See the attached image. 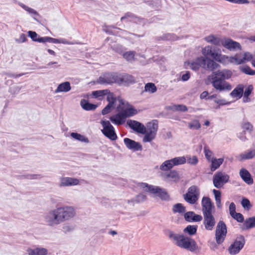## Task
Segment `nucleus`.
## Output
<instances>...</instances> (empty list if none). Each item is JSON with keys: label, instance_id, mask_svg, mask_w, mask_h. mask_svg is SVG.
I'll return each instance as SVG.
<instances>
[{"label": "nucleus", "instance_id": "f257e3e1", "mask_svg": "<svg viewBox=\"0 0 255 255\" xmlns=\"http://www.w3.org/2000/svg\"><path fill=\"white\" fill-rule=\"evenodd\" d=\"M76 214V210L73 207L64 206L50 210L45 214L44 219L49 226L53 227L71 220Z\"/></svg>", "mask_w": 255, "mask_h": 255}, {"label": "nucleus", "instance_id": "f03ea898", "mask_svg": "<svg viewBox=\"0 0 255 255\" xmlns=\"http://www.w3.org/2000/svg\"><path fill=\"white\" fill-rule=\"evenodd\" d=\"M116 103H117L118 114L111 116L110 118L114 124H122L125 122L126 118L138 113V111L134 107L121 98H118Z\"/></svg>", "mask_w": 255, "mask_h": 255}, {"label": "nucleus", "instance_id": "7ed1b4c3", "mask_svg": "<svg viewBox=\"0 0 255 255\" xmlns=\"http://www.w3.org/2000/svg\"><path fill=\"white\" fill-rule=\"evenodd\" d=\"M233 72L229 69H224L214 72L211 75L213 87L219 91H229L232 89V85L225 80L230 79Z\"/></svg>", "mask_w": 255, "mask_h": 255}, {"label": "nucleus", "instance_id": "20e7f679", "mask_svg": "<svg viewBox=\"0 0 255 255\" xmlns=\"http://www.w3.org/2000/svg\"><path fill=\"white\" fill-rule=\"evenodd\" d=\"M168 236L173 244L181 249L193 253H196L200 251V248L195 241L190 237L171 231L168 233Z\"/></svg>", "mask_w": 255, "mask_h": 255}, {"label": "nucleus", "instance_id": "39448f33", "mask_svg": "<svg viewBox=\"0 0 255 255\" xmlns=\"http://www.w3.org/2000/svg\"><path fill=\"white\" fill-rule=\"evenodd\" d=\"M202 66L203 68L211 71L214 70L219 65L214 60L205 58L203 56L197 57L196 59L185 62L184 66L186 69L197 71Z\"/></svg>", "mask_w": 255, "mask_h": 255}, {"label": "nucleus", "instance_id": "423d86ee", "mask_svg": "<svg viewBox=\"0 0 255 255\" xmlns=\"http://www.w3.org/2000/svg\"><path fill=\"white\" fill-rule=\"evenodd\" d=\"M253 58V55L248 52L237 53L232 56L224 55L222 64L228 65L232 64L238 65L246 63Z\"/></svg>", "mask_w": 255, "mask_h": 255}, {"label": "nucleus", "instance_id": "0eeeda50", "mask_svg": "<svg viewBox=\"0 0 255 255\" xmlns=\"http://www.w3.org/2000/svg\"><path fill=\"white\" fill-rule=\"evenodd\" d=\"M201 53L203 57L205 58L211 59L223 63L224 55L222 54L221 49L218 47L210 45H206L202 48Z\"/></svg>", "mask_w": 255, "mask_h": 255}, {"label": "nucleus", "instance_id": "6e6552de", "mask_svg": "<svg viewBox=\"0 0 255 255\" xmlns=\"http://www.w3.org/2000/svg\"><path fill=\"white\" fill-rule=\"evenodd\" d=\"M158 129V123L156 121L148 122L145 127V135L143 138V142H150L156 136Z\"/></svg>", "mask_w": 255, "mask_h": 255}, {"label": "nucleus", "instance_id": "1a4fd4ad", "mask_svg": "<svg viewBox=\"0 0 255 255\" xmlns=\"http://www.w3.org/2000/svg\"><path fill=\"white\" fill-rule=\"evenodd\" d=\"M186 163L185 156H178L164 161L160 166V169L166 171L172 168L175 166L184 164Z\"/></svg>", "mask_w": 255, "mask_h": 255}, {"label": "nucleus", "instance_id": "9d476101", "mask_svg": "<svg viewBox=\"0 0 255 255\" xmlns=\"http://www.w3.org/2000/svg\"><path fill=\"white\" fill-rule=\"evenodd\" d=\"M245 243V239L243 236L237 237L229 247L228 249L229 254L231 255H237L243 249Z\"/></svg>", "mask_w": 255, "mask_h": 255}, {"label": "nucleus", "instance_id": "9b49d317", "mask_svg": "<svg viewBox=\"0 0 255 255\" xmlns=\"http://www.w3.org/2000/svg\"><path fill=\"white\" fill-rule=\"evenodd\" d=\"M199 195V188L193 185L188 188L187 192L184 195V199L187 202L193 204L198 200Z\"/></svg>", "mask_w": 255, "mask_h": 255}, {"label": "nucleus", "instance_id": "f8f14e48", "mask_svg": "<svg viewBox=\"0 0 255 255\" xmlns=\"http://www.w3.org/2000/svg\"><path fill=\"white\" fill-rule=\"evenodd\" d=\"M101 124L103 128V129H102V133L110 139L113 140H116L117 136L115 132L114 128L110 122L106 120H102L101 122Z\"/></svg>", "mask_w": 255, "mask_h": 255}, {"label": "nucleus", "instance_id": "ddd939ff", "mask_svg": "<svg viewBox=\"0 0 255 255\" xmlns=\"http://www.w3.org/2000/svg\"><path fill=\"white\" fill-rule=\"evenodd\" d=\"M227 232V228L224 222L222 221H219L217 225L215 233L216 241L218 244H221L224 241Z\"/></svg>", "mask_w": 255, "mask_h": 255}, {"label": "nucleus", "instance_id": "4468645a", "mask_svg": "<svg viewBox=\"0 0 255 255\" xmlns=\"http://www.w3.org/2000/svg\"><path fill=\"white\" fill-rule=\"evenodd\" d=\"M229 179V176L224 172H218L213 177V184L216 188H219L227 183Z\"/></svg>", "mask_w": 255, "mask_h": 255}, {"label": "nucleus", "instance_id": "2eb2a0df", "mask_svg": "<svg viewBox=\"0 0 255 255\" xmlns=\"http://www.w3.org/2000/svg\"><path fill=\"white\" fill-rule=\"evenodd\" d=\"M220 44L225 48L230 51H235L242 49V46L239 42L235 41L230 38H224L222 39Z\"/></svg>", "mask_w": 255, "mask_h": 255}, {"label": "nucleus", "instance_id": "dca6fc26", "mask_svg": "<svg viewBox=\"0 0 255 255\" xmlns=\"http://www.w3.org/2000/svg\"><path fill=\"white\" fill-rule=\"evenodd\" d=\"M203 214H212V210L214 208V203L208 197H203L201 201Z\"/></svg>", "mask_w": 255, "mask_h": 255}, {"label": "nucleus", "instance_id": "f3484780", "mask_svg": "<svg viewBox=\"0 0 255 255\" xmlns=\"http://www.w3.org/2000/svg\"><path fill=\"white\" fill-rule=\"evenodd\" d=\"M117 99L113 93H110L107 96L108 105L102 110V114L106 115L109 113L114 108L117 109Z\"/></svg>", "mask_w": 255, "mask_h": 255}, {"label": "nucleus", "instance_id": "a211bd4d", "mask_svg": "<svg viewBox=\"0 0 255 255\" xmlns=\"http://www.w3.org/2000/svg\"><path fill=\"white\" fill-rule=\"evenodd\" d=\"M79 184V180L77 178L69 177H61L59 178L60 187L76 186Z\"/></svg>", "mask_w": 255, "mask_h": 255}, {"label": "nucleus", "instance_id": "6ab92c4d", "mask_svg": "<svg viewBox=\"0 0 255 255\" xmlns=\"http://www.w3.org/2000/svg\"><path fill=\"white\" fill-rule=\"evenodd\" d=\"M203 224L206 230L211 231L214 228L216 221L212 214H203Z\"/></svg>", "mask_w": 255, "mask_h": 255}, {"label": "nucleus", "instance_id": "aec40b11", "mask_svg": "<svg viewBox=\"0 0 255 255\" xmlns=\"http://www.w3.org/2000/svg\"><path fill=\"white\" fill-rule=\"evenodd\" d=\"M118 74H108L99 79V82L101 84L118 83Z\"/></svg>", "mask_w": 255, "mask_h": 255}, {"label": "nucleus", "instance_id": "412c9836", "mask_svg": "<svg viewBox=\"0 0 255 255\" xmlns=\"http://www.w3.org/2000/svg\"><path fill=\"white\" fill-rule=\"evenodd\" d=\"M127 124L130 128L138 133L143 134L145 132V126L137 121L130 120L128 121Z\"/></svg>", "mask_w": 255, "mask_h": 255}, {"label": "nucleus", "instance_id": "4be33fe9", "mask_svg": "<svg viewBox=\"0 0 255 255\" xmlns=\"http://www.w3.org/2000/svg\"><path fill=\"white\" fill-rule=\"evenodd\" d=\"M126 147L133 151H138L142 150V145L138 142L135 141L128 138H125L124 139Z\"/></svg>", "mask_w": 255, "mask_h": 255}, {"label": "nucleus", "instance_id": "5701e85b", "mask_svg": "<svg viewBox=\"0 0 255 255\" xmlns=\"http://www.w3.org/2000/svg\"><path fill=\"white\" fill-rule=\"evenodd\" d=\"M255 157V149L247 150L237 156V159L240 161L253 159Z\"/></svg>", "mask_w": 255, "mask_h": 255}, {"label": "nucleus", "instance_id": "b1692460", "mask_svg": "<svg viewBox=\"0 0 255 255\" xmlns=\"http://www.w3.org/2000/svg\"><path fill=\"white\" fill-rule=\"evenodd\" d=\"M244 89V85L239 84L231 92L230 95L233 99L236 100H239L241 99L243 95Z\"/></svg>", "mask_w": 255, "mask_h": 255}, {"label": "nucleus", "instance_id": "393cba45", "mask_svg": "<svg viewBox=\"0 0 255 255\" xmlns=\"http://www.w3.org/2000/svg\"><path fill=\"white\" fill-rule=\"evenodd\" d=\"M184 216L185 220L189 222H200L203 218L201 215L196 214L192 211L185 213Z\"/></svg>", "mask_w": 255, "mask_h": 255}, {"label": "nucleus", "instance_id": "a878e982", "mask_svg": "<svg viewBox=\"0 0 255 255\" xmlns=\"http://www.w3.org/2000/svg\"><path fill=\"white\" fill-rule=\"evenodd\" d=\"M240 175L245 182L249 185L252 184L254 180L250 172L245 168H242L239 172Z\"/></svg>", "mask_w": 255, "mask_h": 255}, {"label": "nucleus", "instance_id": "bb28decb", "mask_svg": "<svg viewBox=\"0 0 255 255\" xmlns=\"http://www.w3.org/2000/svg\"><path fill=\"white\" fill-rule=\"evenodd\" d=\"M163 178L167 182H176L179 179V176L177 171L172 170L168 173H165L164 175Z\"/></svg>", "mask_w": 255, "mask_h": 255}, {"label": "nucleus", "instance_id": "cd10ccee", "mask_svg": "<svg viewBox=\"0 0 255 255\" xmlns=\"http://www.w3.org/2000/svg\"><path fill=\"white\" fill-rule=\"evenodd\" d=\"M26 252L28 255H47L48 254V250L43 248H28L26 250Z\"/></svg>", "mask_w": 255, "mask_h": 255}, {"label": "nucleus", "instance_id": "c85d7f7f", "mask_svg": "<svg viewBox=\"0 0 255 255\" xmlns=\"http://www.w3.org/2000/svg\"><path fill=\"white\" fill-rule=\"evenodd\" d=\"M134 81V79L133 77L130 75L127 74H118V84H128L133 82Z\"/></svg>", "mask_w": 255, "mask_h": 255}, {"label": "nucleus", "instance_id": "c756f323", "mask_svg": "<svg viewBox=\"0 0 255 255\" xmlns=\"http://www.w3.org/2000/svg\"><path fill=\"white\" fill-rule=\"evenodd\" d=\"M224 161V158H214L209 162L211 163L210 168L211 171L213 172L218 169Z\"/></svg>", "mask_w": 255, "mask_h": 255}, {"label": "nucleus", "instance_id": "7c9ffc66", "mask_svg": "<svg viewBox=\"0 0 255 255\" xmlns=\"http://www.w3.org/2000/svg\"><path fill=\"white\" fill-rule=\"evenodd\" d=\"M71 89L70 83L69 82H63L57 86L55 91V93H59L61 92H68Z\"/></svg>", "mask_w": 255, "mask_h": 255}, {"label": "nucleus", "instance_id": "2f4dec72", "mask_svg": "<svg viewBox=\"0 0 255 255\" xmlns=\"http://www.w3.org/2000/svg\"><path fill=\"white\" fill-rule=\"evenodd\" d=\"M204 40L207 43L219 45L220 44L221 39L214 34H210L205 36Z\"/></svg>", "mask_w": 255, "mask_h": 255}, {"label": "nucleus", "instance_id": "473e14b6", "mask_svg": "<svg viewBox=\"0 0 255 255\" xmlns=\"http://www.w3.org/2000/svg\"><path fill=\"white\" fill-rule=\"evenodd\" d=\"M109 94V91L107 90H98L93 91L91 96L92 98L102 100L105 95H108Z\"/></svg>", "mask_w": 255, "mask_h": 255}, {"label": "nucleus", "instance_id": "72a5a7b5", "mask_svg": "<svg viewBox=\"0 0 255 255\" xmlns=\"http://www.w3.org/2000/svg\"><path fill=\"white\" fill-rule=\"evenodd\" d=\"M82 108L86 111L94 110L97 107L96 105L89 103L87 101L82 99L80 102Z\"/></svg>", "mask_w": 255, "mask_h": 255}, {"label": "nucleus", "instance_id": "f704fd0d", "mask_svg": "<svg viewBox=\"0 0 255 255\" xmlns=\"http://www.w3.org/2000/svg\"><path fill=\"white\" fill-rule=\"evenodd\" d=\"M28 36L34 41L39 43H44L43 40H45V37H39L36 32L33 31H28Z\"/></svg>", "mask_w": 255, "mask_h": 255}, {"label": "nucleus", "instance_id": "c9c22d12", "mask_svg": "<svg viewBox=\"0 0 255 255\" xmlns=\"http://www.w3.org/2000/svg\"><path fill=\"white\" fill-rule=\"evenodd\" d=\"M70 135L72 138L79 141L86 143H89V140L87 137L80 133H78L77 132H72L71 133Z\"/></svg>", "mask_w": 255, "mask_h": 255}, {"label": "nucleus", "instance_id": "e433bc0d", "mask_svg": "<svg viewBox=\"0 0 255 255\" xmlns=\"http://www.w3.org/2000/svg\"><path fill=\"white\" fill-rule=\"evenodd\" d=\"M44 43L50 42L53 43L69 44V43L63 39H56L50 37H45V40H43Z\"/></svg>", "mask_w": 255, "mask_h": 255}, {"label": "nucleus", "instance_id": "4c0bfd02", "mask_svg": "<svg viewBox=\"0 0 255 255\" xmlns=\"http://www.w3.org/2000/svg\"><path fill=\"white\" fill-rule=\"evenodd\" d=\"M253 90V87L251 85H249L246 87L245 91L243 93V95H244L243 100H244V102H250V100L249 98V96L251 95Z\"/></svg>", "mask_w": 255, "mask_h": 255}, {"label": "nucleus", "instance_id": "58836bf2", "mask_svg": "<svg viewBox=\"0 0 255 255\" xmlns=\"http://www.w3.org/2000/svg\"><path fill=\"white\" fill-rule=\"evenodd\" d=\"M185 211V207L181 203L176 204L172 207V211L174 213L182 214L184 213Z\"/></svg>", "mask_w": 255, "mask_h": 255}, {"label": "nucleus", "instance_id": "ea45409f", "mask_svg": "<svg viewBox=\"0 0 255 255\" xmlns=\"http://www.w3.org/2000/svg\"><path fill=\"white\" fill-rule=\"evenodd\" d=\"M213 192L214 195L216 206H217V208L220 209L222 207V204H221V192L219 190H217L216 189H213Z\"/></svg>", "mask_w": 255, "mask_h": 255}, {"label": "nucleus", "instance_id": "a19ab883", "mask_svg": "<svg viewBox=\"0 0 255 255\" xmlns=\"http://www.w3.org/2000/svg\"><path fill=\"white\" fill-rule=\"evenodd\" d=\"M144 91L146 92L153 94L157 91V88L152 83H148L144 86Z\"/></svg>", "mask_w": 255, "mask_h": 255}, {"label": "nucleus", "instance_id": "79ce46f5", "mask_svg": "<svg viewBox=\"0 0 255 255\" xmlns=\"http://www.w3.org/2000/svg\"><path fill=\"white\" fill-rule=\"evenodd\" d=\"M135 204L136 203L134 201V199L133 198H132L131 199L125 201L123 203V206L125 209L129 210L132 209Z\"/></svg>", "mask_w": 255, "mask_h": 255}, {"label": "nucleus", "instance_id": "37998d69", "mask_svg": "<svg viewBox=\"0 0 255 255\" xmlns=\"http://www.w3.org/2000/svg\"><path fill=\"white\" fill-rule=\"evenodd\" d=\"M197 227L194 225H188L183 230V232L189 235H193L196 234Z\"/></svg>", "mask_w": 255, "mask_h": 255}, {"label": "nucleus", "instance_id": "c03bdc74", "mask_svg": "<svg viewBox=\"0 0 255 255\" xmlns=\"http://www.w3.org/2000/svg\"><path fill=\"white\" fill-rule=\"evenodd\" d=\"M244 226L246 229L255 227V217L246 220Z\"/></svg>", "mask_w": 255, "mask_h": 255}, {"label": "nucleus", "instance_id": "a18cd8bd", "mask_svg": "<svg viewBox=\"0 0 255 255\" xmlns=\"http://www.w3.org/2000/svg\"><path fill=\"white\" fill-rule=\"evenodd\" d=\"M204 153L205 156L208 162H210L214 158L213 153L207 146H205L204 148Z\"/></svg>", "mask_w": 255, "mask_h": 255}, {"label": "nucleus", "instance_id": "49530a36", "mask_svg": "<svg viewBox=\"0 0 255 255\" xmlns=\"http://www.w3.org/2000/svg\"><path fill=\"white\" fill-rule=\"evenodd\" d=\"M188 127L192 129H199L201 128V125L199 121L193 120L188 123Z\"/></svg>", "mask_w": 255, "mask_h": 255}, {"label": "nucleus", "instance_id": "de8ad7c7", "mask_svg": "<svg viewBox=\"0 0 255 255\" xmlns=\"http://www.w3.org/2000/svg\"><path fill=\"white\" fill-rule=\"evenodd\" d=\"M241 128L245 131L251 132L253 128V126L248 122H243L241 124Z\"/></svg>", "mask_w": 255, "mask_h": 255}, {"label": "nucleus", "instance_id": "09e8293b", "mask_svg": "<svg viewBox=\"0 0 255 255\" xmlns=\"http://www.w3.org/2000/svg\"><path fill=\"white\" fill-rule=\"evenodd\" d=\"M171 109L174 111L186 112L187 111V108L183 105H174L171 107Z\"/></svg>", "mask_w": 255, "mask_h": 255}, {"label": "nucleus", "instance_id": "8fccbe9b", "mask_svg": "<svg viewBox=\"0 0 255 255\" xmlns=\"http://www.w3.org/2000/svg\"><path fill=\"white\" fill-rule=\"evenodd\" d=\"M157 196H158L161 199L163 200L169 199V196L167 192L161 188H160Z\"/></svg>", "mask_w": 255, "mask_h": 255}, {"label": "nucleus", "instance_id": "3c124183", "mask_svg": "<svg viewBox=\"0 0 255 255\" xmlns=\"http://www.w3.org/2000/svg\"><path fill=\"white\" fill-rule=\"evenodd\" d=\"M185 158L187 163L191 165H196L198 163V159L196 156H187Z\"/></svg>", "mask_w": 255, "mask_h": 255}, {"label": "nucleus", "instance_id": "603ef678", "mask_svg": "<svg viewBox=\"0 0 255 255\" xmlns=\"http://www.w3.org/2000/svg\"><path fill=\"white\" fill-rule=\"evenodd\" d=\"M135 53L133 51H128L123 54V57L127 61H132L134 59Z\"/></svg>", "mask_w": 255, "mask_h": 255}, {"label": "nucleus", "instance_id": "864d4df0", "mask_svg": "<svg viewBox=\"0 0 255 255\" xmlns=\"http://www.w3.org/2000/svg\"><path fill=\"white\" fill-rule=\"evenodd\" d=\"M241 70L243 73L250 75H255V70H253L249 66H246L241 68Z\"/></svg>", "mask_w": 255, "mask_h": 255}, {"label": "nucleus", "instance_id": "5fc2aeb1", "mask_svg": "<svg viewBox=\"0 0 255 255\" xmlns=\"http://www.w3.org/2000/svg\"><path fill=\"white\" fill-rule=\"evenodd\" d=\"M133 199H134V201L136 204L140 203L145 201L146 196L143 194H139L136 195L134 198H133Z\"/></svg>", "mask_w": 255, "mask_h": 255}, {"label": "nucleus", "instance_id": "6e6d98bb", "mask_svg": "<svg viewBox=\"0 0 255 255\" xmlns=\"http://www.w3.org/2000/svg\"><path fill=\"white\" fill-rule=\"evenodd\" d=\"M159 189L160 188H159L158 187L150 185L147 192L151 194H153L155 196H157L159 192Z\"/></svg>", "mask_w": 255, "mask_h": 255}, {"label": "nucleus", "instance_id": "4d7b16f0", "mask_svg": "<svg viewBox=\"0 0 255 255\" xmlns=\"http://www.w3.org/2000/svg\"><path fill=\"white\" fill-rule=\"evenodd\" d=\"M137 186L143 191L147 192L150 185L146 183L139 182L137 184Z\"/></svg>", "mask_w": 255, "mask_h": 255}, {"label": "nucleus", "instance_id": "13d9d810", "mask_svg": "<svg viewBox=\"0 0 255 255\" xmlns=\"http://www.w3.org/2000/svg\"><path fill=\"white\" fill-rule=\"evenodd\" d=\"M19 5L22 8H23L24 9H25L26 11H27L28 13H29L30 14H37L36 11L33 8H31L24 5V4H23L22 3H19Z\"/></svg>", "mask_w": 255, "mask_h": 255}, {"label": "nucleus", "instance_id": "bf43d9fd", "mask_svg": "<svg viewBox=\"0 0 255 255\" xmlns=\"http://www.w3.org/2000/svg\"><path fill=\"white\" fill-rule=\"evenodd\" d=\"M232 217L239 222H242L244 221L243 216L239 213H236Z\"/></svg>", "mask_w": 255, "mask_h": 255}, {"label": "nucleus", "instance_id": "052dcab7", "mask_svg": "<svg viewBox=\"0 0 255 255\" xmlns=\"http://www.w3.org/2000/svg\"><path fill=\"white\" fill-rule=\"evenodd\" d=\"M27 40V38L25 34L22 33L19 35L18 39L15 40L16 42L18 43H22L25 42Z\"/></svg>", "mask_w": 255, "mask_h": 255}, {"label": "nucleus", "instance_id": "680f3d73", "mask_svg": "<svg viewBox=\"0 0 255 255\" xmlns=\"http://www.w3.org/2000/svg\"><path fill=\"white\" fill-rule=\"evenodd\" d=\"M242 205L243 207L246 209H249L251 207L250 202L249 200L247 199H244L242 201Z\"/></svg>", "mask_w": 255, "mask_h": 255}, {"label": "nucleus", "instance_id": "e2e57ef3", "mask_svg": "<svg viewBox=\"0 0 255 255\" xmlns=\"http://www.w3.org/2000/svg\"><path fill=\"white\" fill-rule=\"evenodd\" d=\"M229 212L231 216L234 215L236 212V206L234 203H231L229 206Z\"/></svg>", "mask_w": 255, "mask_h": 255}, {"label": "nucleus", "instance_id": "0e129e2a", "mask_svg": "<svg viewBox=\"0 0 255 255\" xmlns=\"http://www.w3.org/2000/svg\"><path fill=\"white\" fill-rule=\"evenodd\" d=\"M214 102L219 106H223L228 104L225 99H216Z\"/></svg>", "mask_w": 255, "mask_h": 255}, {"label": "nucleus", "instance_id": "69168bd1", "mask_svg": "<svg viewBox=\"0 0 255 255\" xmlns=\"http://www.w3.org/2000/svg\"><path fill=\"white\" fill-rule=\"evenodd\" d=\"M190 73L189 72H187L182 76L181 79L183 81H186L190 78Z\"/></svg>", "mask_w": 255, "mask_h": 255}, {"label": "nucleus", "instance_id": "338daca9", "mask_svg": "<svg viewBox=\"0 0 255 255\" xmlns=\"http://www.w3.org/2000/svg\"><path fill=\"white\" fill-rule=\"evenodd\" d=\"M209 93L207 91L203 92L200 96L201 99H208Z\"/></svg>", "mask_w": 255, "mask_h": 255}, {"label": "nucleus", "instance_id": "774afa93", "mask_svg": "<svg viewBox=\"0 0 255 255\" xmlns=\"http://www.w3.org/2000/svg\"><path fill=\"white\" fill-rule=\"evenodd\" d=\"M47 51L50 55L53 57L56 56V52L50 49H47Z\"/></svg>", "mask_w": 255, "mask_h": 255}]
</instances>
